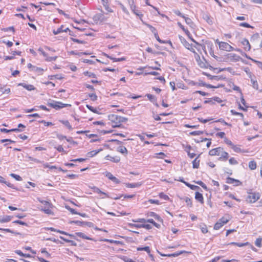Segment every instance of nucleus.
Instances as JSON below:
<instances>
[{"label": "nucleus", "mask_w": 262, "mask_h": 262, "mask_svg": "<svg viewBox=\"0 0 262 262\" xmlns=\"http://www.w3.org/2000/svg\"><path fill=\"white\" fill-rule=\"evenodd\" d=\"M109 120L108 124L112 126L111 128L107 127L106 129H103L101 133L105 135L113 132V128H121L123 127L122 123L127 121V118L116 114H110L108 116Z\"/></svg>", "instance_id": "obj_1"}, {"label": "nucleus", "mask_w": 262, "mask_h": 262, "mask_svg": "<svg viewBox=\"0 0 262 262\" xmlns=\"http://www.w3.org/2000/svg\"><path fill=\"white\" fill-rule=\"evenodd\" d=\"M38 51L47 62L55 61L58 57L56 50L47 46L39 48Z\"/></svg>", "instance_id": "obj_2"}, {"label": "nucleus", "mask_w": 262, "mask_h": 262, "mask_svg": "<svg viewBox=\"0 0 262 262\" xmlns=\"http://www.w3.org/2000/svg\"><path fill=\"white\" fill-rule=\"evenodd\" d=\"M180 39L183 45L187 49L193 53L194 56L197 53H202L201 50V47L202 46L201 45L196 42L194 39L193 40H192L193 42V43H190L182 37H180Z\"/></svg>", "instance_id": "obj_3"}, {"label": "nucleus", "mask_w": 262, "mask_h": 262, "mask_svg": "<svg viewBox=\"0 0 262 262\" xmlns=\"http://www.w3.org/2000/svg\"><path fill=\"white\" fill-rule=\"evenodd\" d=\"M38 201L44 205L40 210L45 214L49 215H54V209L55 206L50 202L37 198Z\"/></svg>", "instance_id": "obj_4"}, {"label": "nucleus", "mask_w": 262, "mask_h": 262, "mask_svg": "<svg viewBox=\"0 0 262 262\" xmlns=\"http://www.w3.org/2000/svg\"><path fill=\"white\" fill-rule=\"evenodd\" d=\"M261 193L259 192L250 189L247 191L246 202L248 204H253L260 199Z\"/></svg>", "instance_id": "obj_5"}, {"label": "nucleus", "mask_w": 262, "mask_h": 262, "mask_svg": "<svg viewBox=\"0 0 262 262\" xmlns=\"http://www.w3.org/2000/svg\"><path fill=\"white\" fill-rule=\"evenodd\" d=\"M201 54L197 53L194 56L198 65L202 69L215 70L216 69L210 66L203 57L202 58L200 57V54Z\"/></svg>", "instance_id": "obj_6"}, {"label": "nucleus", "mask_w": 262, "mask_h": 262, "mask_svg": "<svg viewBox=\"0 0 262 262\" xmlns=\"http://www.w3.org/2000/svg\"><path fill=\"white\" fill-rule=\"evenodd\" d=\"M133 222L134 223H141V224H129V226L131 227H134L137 228H144L146 229H150L152 227L150 224H148L146 222V220L145 219L141 218L137 220H133Z\"/></svg>", "instance_id": "obj_7"}, {"label": "nucleus", "mask_w": 262, "mask_h": 262, "mask_svg": "<svg viewBox=\"0 0 262 262\" xmlns=\"http://www.w3.org/2000/svg\"><path fill=\"white\" fill-rule=\"evenodd\" d=\"M143 24L145 25L146 27H147L151 32L154 34L155 37L156 38V40L160 43H171L170 41H165L161 40L158 35V33L157 31V30L156 28L152 26L143 21Z\"/></svg>", "instance_id": "obj_8"}, {"label": "nucleus", "mask_w": 262, "mask_h": 262, "mask_svg": "<svg viewBox=\"0 0 262 262\" xmlns=\"http://www.w3.org/2000/svg\"><path fill=\"white\" fill-rule=\"evenodd\" d=\"M127 3L130 6V8L132 12L137 16H138L140 19L143 22L142 18L143 17V14L138 10L135 4L134 0H127Z\"/></svg>", "instance_id": "obj_9"}, {"label": "nucleus", "mask_w": 262, "mask_h": 262, "mask_svg": "<svg viewBox=\"0 0 262 262\" xmlns=\"http://www.w3.org/2000/svg\"><path fill=\"white\" fill-rule=\"evenodd\" d=\"M47 105L56 110H58L66 107H70V104L63 103L60 101H53L52 102H48Z\"/></svg>", "instance_id": "obj_10"}, {"label": "nucleus", "mask_w": 262, "mask_h": 262, "mask_svg": "<svg viewBox=\"0 0 262 262\" xmlns=\"http://www.w3.org/2000/svg\"><path fill=\"white\" fill-rule=\"evenodd\" d=\"M215 43H216L220 50L230 52L234 50V48L229 45L228 42L225 41H220L219 39H216Z\"/></svg>", "instance_id": "obj_11"}, {"label": "nucleus", "mask_w": 262, "mask_h": 262, "mask_svg": "<svg viewBox=\"0 0 262 262\" xmlns=\"http://www.w3.org/2000/svg\"><path fill=\"white\" fill-rule=\"evenodd\" d=\"M230 220V217L229 215H227V216H223L221 217L219 221H217L214 225L213 229L215 230H217L222 228L224 225L227 224L229 220Z\"/></svg>", "instance_id": "obj_12"}, {"label": "nucleus", "mask_w": 262, "mask_h": 262, "mask_svg": "<svg viewBox=\"0 0 262 262\" xmlns=\"http://www.w3.org/2000/svg\"><path fill=\"white\" fill-rule=\"evenodd\" d=\"M226 144L230 146L234 151L237 153L243 152L244 150L241 149L239 145H235L230 140H226Z\"/></svg>", "instance_id": "obj_13"}, {"label": "nucleus", "mask_w": 262, "mask_h": 262, "mask_svg": "<svg viewBox=\"0 0 262 262\" xmlns=\"http://www.w3.org/2000/svg\"><path fill=\"white\" fill-rule=\"evenodd\" d=\"M153 69V70H161V69L159 67H149V66H145V67H141L137 69L138 72L135 73V75L136 76H139L141 75H144V71L145 69Z\"/></svg>", "instance_id": "obj_14"}, {"label": "nucleus", "mask_w": 262, "mask_h": 262, "mask_svg": "<svg viewBox=\"0 0 262 262\" xmlns=\"http://www.w3.org/2000/svg\"><path fill=\"white\" fill-rule=\"evenodd\" d=\"M11 93V89L7 85L0 86V96H8Z\"/></svg>", "instance_id": "obj_15"}, {"label": "nucleus", "mask_w": 262, "mask_h": 262, "mask_svg": "<svg viewBox=\"0 0 262 262\" xmlns=\"http://www.w3.org/2000/svg\"><path fill=\"white\" fill-rule=\"evenodd\" d=\"M226 182L228 184H232L234 186H239L243 184L242 182L239 180L229 177L227 178Z\"/></svg>", "instance_id": "obj_16"}, {"label": "nucleus", "mask_w": 262, "mask_h": 262, "mask_svg": "<svg viewBox=\"0 0 262 262\" xmlns=\"http://www.w3.org/2000/svg\"><path fill=\"white\" fill-rule=\"evenodd\" d=\"M223 148L222 147H218L213 148L209 150V155L211 156H220Z\"/></svg>", "instance_id": "obj_17"}, {"label": "nucleus", "mask_w": 262, "mask_h": 262, "mask_svg": "<svg viewBox=\"0 0 262 262\" xmlns=\"http://www.w3.org/2000/svg\"><path fill=\"white\" fill-rule=\"evenodd\" d=\"M242 45L243 46V49L245 51H250L251 47L248 40L246 38H244L241 42Z\"/></svg>", "instance_id": "obj_18"}, {"label": "nucleus", "mask_w": 262, "mask_h": 262, "mask_svg": "<svg viewBox=\"0 0 262 262\" xmlns=\"http://www.w3.org/2000/svg\"><path fill=\"white\" fill-rule=\"evenodd\" d=\"M68 31H69V29L68 28H64V26L61 25L57 29H54L53 33L54 35H57L62 32H67Z\"/></svg>", "instance_id": "obj_19"}, {"label": "nucleus", "mask_w": 262, "mask_h": 262, "mask_svg": "<svg viewBox=\"0 0 262 262\" xmlns=\"http://www.w3.org/2000/svg\"><path fill=\"white\" fill-rule=\"evenodd\" d=\"M178 26L185 32L186 35L191 40H193V39L192 37V35L190 32L188 31L187 29H186L184 26L180 23L178 22L177 23Z\"/></svg>", "instance_id": "obj_20"}, {"label": "nucleus", "mask_w": 262, "mask_h": 262, "mask_svg": "<svg viewBox=\"0 0 262 262\" xmlns=\"http://www.w3.org/2000/svg\"><path fill=\"white\" fill-rule=\"evenodd\" d=\"M195 199L201 204H204V200L203 194L199 192H195Z\"/></svg>", "instance_id": "obj_21"}, {"label": "nucleus", "mask_w": 262, "mask_h": 262, "mask_svg": "<svg viewBox=\"0 0 262 262\" xmlns=\"http://www.w3.org/2000/svg\"><path fill=\"white\" fill-rule=\"evenodd\" d=\"M91 188L93 190L94 192L97 193L100 195H104V196L102 198L109 197L108 195L106 193L102 191L99 188H98L97 187L94 186V187H92Z\"/></svg>", "instance_id": "obj_22"}, {"label": "nucleus", "mask_w": 262, "mask_h": 262, "mask_svg": "<svg viewBox=\"0 0 262 262\" xmlns=\"http://www.w3.org/2000/svg\"><path fill=\"white\" fill-rule=\"evenodd\" d=\"M117 151L125 156H126L128 154L127 149L124 146L122 145V144L120 145L117 147Z\"/></svg>", "instance_id": "obj_23"}, {"label": "nucleus", "mask_w": 262, "mask_h": 262, "mask_svg": "<svg viewBox=\"0 0 262 262\" xmlns=\"http://www.w3.org/2000/svg\"><path fill=\"white\" fill-rule=\"evenodd\" d=\"M220 160L222 161H226L229 158V154L225 151L224 150V148H223L222 151L221 152L220 156Z\"/></svg>", "instance_id": "obj_24"}, {"label": "nucleus", "mask_w": 262, "mask_h": 262, "mask_svg": "<svg viewBox=\"0 0 262 262\" xmlns=\"http://www.w3.org/2000/svg\"><path fill=\"white\" fill-rule=\"evenodd\" d=\"M105 159L107 160H109L110 161L115 162V163H118L120 161V158L119 156H114L112 157L110 155H107L105 157Z\"/></svg>", "instance_id": "obj_25"}, {"label": "nucleus", "mask_w": 262, "mask_h": 262, "mask_svg": "<svg viewBox=\"0 0 262 262\" xmlns=\"http://www.w3.org/2000/svg\"><path fill=\"white\" fill-rule=\"evenodd\" d=\"M18 85L23 86L25 89L27 90L28 91H34L35 90V87L32 84H27L25 83H20L18 84Z\"/></svg>", "instance_id": "obj_26"}, {"label": "nucleus", "mask_w": 262, "mask_h": 262, "mask_svg": "<svg viewBox=\"0 0 262 262\" xmlns=\"http://www.w3.org/2000/svg\"><path fill=\"white\" fill-rule=\"evenodd\" d=\"M49 230H50L51 231L56 232L62 234L68 235V236H69L70 237H74V235L73 234H69V233H68L65 232V231H61V230H60L56 229H55V228H54L53 227L49 228Z\"/></svg>", "instance_id": "obj_27"}, {"label": "nucleus", "mask_w": 262, "mask_h": 262, "mask_svg": "<svg viewBox=\"0 0 262 262\" xmlns=\"http://www.w3.org/2000/svg\"><path fill=\"white\" fill-rule=\"evenodd\" d=\"M106 177H107L110 180L115 182L116 184L120 183V181L115 177H114L111 172H107L105 174Z\"/></svg>", "instance_id": "obj_28"}, {"label": "nucleus", "mask_w": 262, "mask_h": 262, "mask_svg": "<svg viewBox=\"0 0 262 262\" xmlns=\"http://www.w3.org/2000/svg\"><path fill=\"white\" fill-rule=\"evenodd\" d=\"M207 141V147H209L211 144V139H208L207 138H201L200 140L194 139V141L196 143L203 142Z\"/></svg>", "instance_id": "obj_29"}, {"label": "nucleus", "mask_w": 262, "mask_h": 262, "mask_svg": "<svg viewBox=\"0 0 262 262\" xmlns=\"http://www.w3.org/2000/svg\"><path fill=\"white\" fill-rule=\"evenodd\" d=\"M102 150H103L102 148H99L98 150H92V151H89L87 153V156L89 158L93 157Z\"/></svg>", "instance_id": "obj_30"}, {"label": "nucleus", "mask_w": 262, "mask_h": 262, "mask_svg": "<svg viewBox=\"0 0 262 262\" xmlns=\"http://www.w3.org/2000/svg\"><path fill=\"white\" fill-rule=\"evenodd\" d=\"M181 200H183L185 202V203L186 204V205L187 207H192V206H193V203H192V199L189 198V197H187V196H185L183 198H182Z\"/></svg>", "instance_id": "obj_31"}, {"label": "nucleus", "mask_w": 262, "mask_h": 262, "mask_svg": "<svg viewBox=\"0 0 262 262\" xmlns=\"http://www.w3.org/2000/svg\"><path fill=\"white\" fill-rule=\"evenodd\" d=\"M215 136L217 138H220L221 139H224V143L226 144V140H229L228 138L226 137V134L223 132H217L215 134Z\"/></svg>", "instance_id": "obj_32"}, {"label": "nucleus", "mask_w": 262, "mask_h": 262, "mask_svg": "<svg viewBox=\"0 0 262 262\" xmlns=\"http://www.w3.org/2000/svg\"><path fill=\"white\" fill-rule=\"evenodd\" d=\"M257 163L254 160H251L248 163V167L251 170H254L257 168Z\"/></svg>", "instance_id": "obj_33"}, {"label": "nucleus", "mask_w": 262, "mask_h": 262, "mask_svg": "<svg viewBox=\"0 0 262 262\" xmlns=\"http://www.w3.org/2000/svg\"><path fill=\"white\" fill-rule=\"evenodd\" d=\"M251 82L252 83V87L254 89L256 90H259L260 91H261V90H259L258 82L255 78H251Z\"/></svg>", "instance_id": "obj_34"}, {"label": "nucleus", "mask_w": 262, "mask_h": 262, "mask_svg": "<svg viewBox=\"0 0 262 262\" xmlns=\"http://www.w3.org/2000/svg\"><path fill=\"white\" fill-rule=\"evenodd\" d=\"M70 55H74L78 56H81L82 55H90V53L87 52H79L76 51H72L69 52Z\"/></svg>", "instance_id": "obj_35"}, {"label": "nucleus", "mask_w": 262, "mask_h": 262, "mask_svg": "<svg viewBox=\"0 0 262 262\" xmlns=\"http://www.w3.org/2000/svg\"><path fill=\"white\" fill-rule=\"evenodd\" d=\"M12 219V216L6 215L3 217H0V223H4L10 222Z\"/></svg>", "instance_id": "obj_36"}, {"label": "nucleus", "mask_w": 262, "mask_h": 262, "mask_svg": "<svg viewBox=\"0 0 262 262\" xmlns=\"http://www.w3.org/2000/svg\"><path fill=\"white\" fill-rule=\"evenodd\" d=\"M199 157V156L195 158L192 161V167L193 168H198L200 166V160Z\"/></svg>", "instance_id": "obj_37"}, {"label": "nucleus", "mask_w": 262, "mask_h": 262, "mask_svg": "<svg viewBox=\"0 0 262 262\" xmlns=\"http://www.w3.org/2000/svg\"><path fill=\"white\" fill-rule=\"evenodd\" d=\"M147 216H151L154 217L156 220H157L158 221H162V219L160 217L159 215L156 214L155 212H148L147 213Z\"/></svg>", "instance_id": "obj_38"}, {"label": "nucleus", "mask_w": 262, "mask_h": 262, "mask_svg": "<svg viewBox=\"0 0 262 262\" xmlns=\"http://www.w3.org/2000/svg\"><path fill=\"white\" fill-rule=\"evenodd\" d=\"M75 235H76L77 236L81 237L83 239H88L92 241L93 238L86 236L85 234H84L82 232H76Z\"/></svg>", "instance_id": "obj_39"}, {"label": "nucleus", "mask_w": 262, "mask_h": 262, "mask_svg": "<svg viewBox=\"0 0 262 262\" xmlns=\"http://www.w3.org/2000/svg\"><path fill=\"white\" fill-rule=\"evenodd\" d=\"M86 107L91 112L97 114H101L100 112L98 111V109L89 104L86 105Z\"/></svg>", "instance_id": "obj_40"}, {"label": "nucleus", "mask_w": 262, "mask_h": 262, "mask_svg": "<svg viewBox=\"0 0 262 262\" xmlns=\"http://www.w3.org/2000/svg\"><path fill=\"white\" fill-rule=\"evenodd\" d=\"M21 131L20 129H18V128H12V129H8L7 128H1V132H4V133H9V132H20Z\"/></svg>", "instance_id": "obj_41"}, {"label": "nucleus", "mask_w": 262, "mask_h": 262, "mask_svg": "<svg viewBox=\"0 0 262 262\" xmlns=\"http://www.w3.org/2000/svg\"><path fill=\"white\" fill-rule=\"evenodd\" d=\"M48 77L50 80H54L55 79L60 80L63 78V77L61 74L49 75Z\"/></svg>", "instance_id": "obj_42"}, {"label": "nucleus", "mask_w": 262, "mask_h": 262, "mask_svg": "<svg viewBox=\"0 0 262 262\" xmlns=\"http://www.w3.org/2000/svg\"><path fill=\"white\" fill-rule=\"evenodd\" d=\"M106 57L110 59H111L113 62H119L125 60V57H121V58H114L112 56H110L109 55H106Z\"/></svg>", "instance_id": "obj_43"}, {"label": "nucleus", "mask_w": 262, "mask_h": 262, "mask_svg": "<svg viewBox=\"0 0 262 262\" xmlns=\"http://www.w3.org/2000/svg\"><path fill=\"white\" fill-rule=\"evenodd\" d=\"M187 253V252L186 251H182L181 252H180L179 253H172V254H161L162 256H167V257H176V256H177L182 253Z\"/></svg>", "instance_id": "obj_44"}, {"label": "nucleus", "mask_w": 262, "mask_h": 262, "mask_svg": "<svg viewBox=\"0 0 262 262\" xmlns=\"http://www.w3.org/2000/svg\"><path fill=\"white\" fill-rule=\"evenodd\" d=\"M60 122L65 125L68 129H72V127L68 120H60Z\"/></svg>", "instance_id": "obj_45"}, {"label": "nucleus", "mask_w": 262, "mask_h": 262, "mask_svg": "<svg viewBox=\"0 0 262 262\" xmlns=\"http://www.w3.org/2000/svg\"><path fill=\"white\" fill-rule=\"evenodd\" d=\"M137 250L138 251H145L148 254L150 253V249L148 246H146L144 247H138L137 248Z\"/></svg>", "instance_id": "obj_46"}, {"label": "nucleus", "mask_w": 262, "mask_h": 262, "mask_svg": "<svg viewBox=\"0 0 262 262\" xmlns=\"http://www.w3.org/2000/svg\"><path fill=\"white\" fill-rule=\"evenodd\" d=\"M60 238L66 243H70L72 246H76V243L73 241L65 238L64 237H63L62 236H60Z\"/></svg>", "instance_id": "obj_47"}, {"label": "nucleus", "mask_w": 262, "mask_h": 262, "mask_svg": "<svg viewBox=\"0 0 262 262\" xmlns=\"http://www.w3.org/2000/svg\"><path fill=\"white\" fill-rule=\"evenodd\" d=\"M204 132L201 130H196L190 132L189 135L191 136H200L203 134Z\"/></svg>", "instance_id": "obj_48"}, {"label": "nucleus", "mask_w": 262, "mask_h": 262, "mask_svg": "<svg viewBox=\"0 0 262 262\" xmlns=\"http://www.w3.org/2000/svg\"><path fill=\"white\" fill-rule=\"evenodd\" d=\"M246 57L249 59L251 60L253 62L256 63L257 64V65L258 66V67L262 70V62L261 61L254 60L250 57H248L247 55L246 56Z\"/></svg>", "instance_id": "obj_49"}, {"label": "nucleus", "mask_w": 262, "mask_h": 262, "mask_svg": "<svg viewBox=\"0 0 262 262\" xmlns=\"http://www.w3.org/2000/svg\"><path fill=\"white\" fill-rule=\"evenodd\" d=\"M159 196L160 199H163L165 201H168L169 200V197L167 195L164 193L163 192H160L159 194Z\"/></svg>", "instance_id": "obj_50"}, {"label": "nucleus", "mask_w": 262, "mask_h": 262, "mask_svg": "<svg viewBox=\"0 0 262 262\" xmlns=\"http://www.w3.org/2000/svg\"><path fill=\"white\" fill-rule=\"evenodd\" d=\"M185 185L190 188L191 190H196L200 189L199 186L190 184L189 183H185Z\"/></svg>", "instance_id": "obj_51"}, {"label": "nucleus", "mask_w": 262, "mask_h": 262, "mask_svg": "<svg viewBox=\"0 0 262 262\" xmlns=\"http://www.w3.org/2000/svg\"><path fill=\"white\" fill-rule=\"evenodd\" d=\"M262 238L259 237L257 238L255 242V245L259 248H260L262 246Z\"/></svg>", "instance_id": "obj_52"}, {"label": "nucleus", "mask_w": 262, "mask_h": 262, "mask_svg": "<svg viewBox=\"0 0 262 262\" xmlns=\"http://www.w3.org/2000/svg\"><path fill=\"white\" fill-rule=\"evenodd\" d=\"M229 163L231 165H237L238 161L235 158L231 157L229 159Z\"/></svg>", "instance_id": "obj_53"}, {"label": "nucleus", "mask_w": 262, "mask_h": 262, "mask_svg": "<svg viewBox=\"0 0 262 262\" xmlns=\"http://www.w3.org/2000/svg\"><path fill=\"white\" fill-rule=\"evenodd\" d=\"M200 229L204 234L207 233L208 232L207 227L205 224L201 226Z\"/></svg>", "instance_id": "obj_54"}, {"label": "nucleus", "mask_w": 262, "mask_h": 262, "mask_svg": "<svg viewBox=\"0 0 262 262\" xmlns=\"http://www.w3.org/2000/svg\"><path fill=\"white\" fill-rule=\"evenodd\" d=\"M83 74L85 76H88L89 77H93V78H96V74H95L93 73L90 72L89 71H85V72H83Z\"/></svg>", "instance_id": "obj_55"}, {"label": "nucleus", "mask_w": 262, "mask_h": 262, "mask_svg": "<svg viewBox=\"0 0 262 262\" xmlns=\"http://www.w3.org/2000/svg\"><path fill=\"white\" fill-rule=\"evenodd\" d=\"M195 183L199 185H200L203 188H204L205 190H208V188L207 187V186L206 185V184L203 182L202 181H196V182H195Z\"/></svg>", "instance_id": "obj_56"}, {"label": "nucleus", "mask_w": 262, "mask_h": 262, "mask_svg": "<svg viewBox=\"0 0 262 262\" xmlns=\"http://www.w3.org/2000/svg\"><path fill=\"white\" fill-rule=\"evenodd\" d=\"M248 242L245 243H235V242H232L230 244V245H235L239 247L247 246V245H248Z\"/></svg>", "instance_id": "obj_57"}, {"label": "nucleus", "mask_w": 262, "mask_h": 262, "mask_svg": "<svg viewBox=\"0 0 262 262\" xmlns=\"http://www.w3.org/2000/svg\"><path fill=\"white\" fill-rule=\"evenodd\" d=\"M183 147L185 151L187 153V155L189 154L191 150L192 149L191 146L190 145H183Z\"/></svg>", "instance_id": "obj_58"}, {"label": "nucleus", "mask_w": 262, "mask_h": 262, "mask_svg": "<svg viewBox=\"0 0 262 262\" xmlns=\"http://www.w3.org/2000/svg\"><path fill=\"white\" fill-rule=\"evenodd\" d=\"M230 112L232 114V115H233L239 116L241 118H244V115L241 113L237 112L235 110H231Z\"/></svg>", "instance_id": "obj_59"}, {"label": "nucleus", "mask_w": 262, "mask_h": 262, "mask_svg": "<svg viewBox=\"0 0 262 262\" xmlns=\"http://www.w3.org/2000/svg\"><path fill=\"white\" fill-rule=\"evenodd\" d=\"M13 223L19 224V225H23V226H28V225L27 223L21 221H20V220L14 221L13 222Z\"/></svg>", "instance_id": "obj_60"}, {"label": "nucleus", "mask_w": 262, "mask_h": 262, "mask_svg": "<svg viewBox=\"0 0 262 262\" xmlns=\"http://www.w3.org/2000/svg\"><path fill=\"white\" fill-rule=\"evenodd\" d=\"M239 26L247 28H253V27L248 24L247 23H241L239 24Z\"/></svg>", "instance_id": "obj_61"}, {"label": "nucleus", "mask_w": 262, "mask_h": 262, "mask_svg": "<svg viewBox=\"0 0 262 262\" xmlns=\"http://www.w3.org/2000/svg\"><path fill=\"white\" fill-rule=\"evenodd\" d=\"M10 176L12 177V178H14L16 180L18 181H21L23 180L20 176H19V175L16 174L15 173H11Z\"/></svg>", "instance_id": "obj_62"}, {"label": "nucleus", "mask_w": 262, "mask_h": 262, "mask_svg": "<svg viewBox=\"0 0 262 262\" xmlns=\"http://www.w3.org/2000/svg\"><path fill=\"white\" fill-rule=\"evenodd\" d=\"M93 125H100V126H105L106 124L102 120L94 121L93 122Z\"/></svg>", "instance_id": "obj_63"}, {"label": "nucleus", "mask_w": 262, "mask_h": 262, "mask_svg": "<svg viewBox=\"0 0 262 262\" xmlns=\"http://www.w3.org/2000/svg\"><path fill=\"white\" fill-rule=\"evenodd\" d=\"M122 259L124 261V262H136V261L134 260L133 259L130 258H128V257H127L126 256H123L122 258Z\"/></svg>", "instance_id": "obj_64"}]
</instances>
